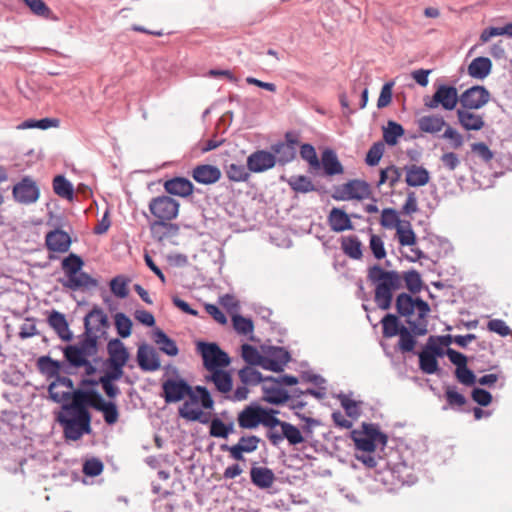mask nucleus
Segmentation results:
<instances>
[{
    "mask_svg": "<svg viewBox=\"0 0 512 512\" xmlns=\"http://www.w3.org/2000/svg\"><path fill=\"white\" fill-rule=\"evenodd\" d=\"M367 279L374 286V301L382 310L391 307L393 294L402 288V275L375 264L368 268Z\"/></svg>",
    "mask_w": 512,
    "mask_h": 512,
    "instance_id": "1",
    "label": "nucleus"
},
{
    "mask_svg": "<svg viewBox=\"0 0 512 512\" xmlns=\"http://www.w3.org/2000/svg\"><path fill=\"white\" fill-rule=\"evenodd\" d=\"M396 309L401 316L409 317L414 312L418 314L419 324H415L409 321L413 331L417 335H424L427 333L426 328V317L430 312L428 303L421 298H412L406 293H401L396 299Z\"/></svg>",
    "mask_w": 512,
    "mask_h": 512,
    "instance_id": "2",
    "label": "nucleus"
},
{
    "mask_svg": "<svg viewBox=\"0 0 512 512\" xmlns=\"http://www.w3.org/2000/svg\"><path fill=\"white\" fill-rule=\"evenodd\" d=\"M276 413V410L266 409L260 405H249L238 414L237 422L242 429H254L261 424L272 430L279 423Z\"/></svg>",
    "mask_w": 512,
    "mask_h": 512,
    "instance_id": "3",
    "label": "nucleus"
},
{
    "mask_svg": "<svg viewBox=\"0 0 512 512\" xmlns=\"http://www.w3.org/2000/svg\"><path fill=\"white\" fill-rule=\"evenodd\" d=\"M58 423L62 426L66 439L77 441L84 434L91 432V415L82 416L70 410H63L57 416Z\"/></svg>",
    "mask_w": 512,
    "mask_h": 512,
    "instance_id": "4",
    "label": "nucleus"
},
{
    "mask_svg": "<svg viewBox=\"0 0 512 512\" xmlns=\"http://www.w3.org/2000/svg\"><path fill=\"white\" fill-rule=\"evenodd\" d=\"M83 260L76 254H70L62 261V269L67 276L64 286L73 290L96 286L97 282L90 275L82 272Z\"/></svg>",
    "mask_w": 512,
    "mask_h": 512,
    "instance_id": "5",
    "label": "nucleus"
},
{
    "mask_svg": "<svg viewBox=\"0 0 512 512\" xmlns=\"http://www.w3.org/2000/svg\"><path fill=\"white\" fill-rule=\"evenodd\" d=\"M351 438L356 449L364 453H372L379 444L384 446L387 443V436L373 424H363L361 430H353Z\"/></svg>",
    "mask_w": 512,
    "mask_h": 512,
    "instance_id": "6",
    "label": "nucleus"
},
{
    "mask_svg": "<svg viewBox=\"0 0 512 512\" xmlns=\"http://www.w3.org/2000/svg\"><path fill=\"white\" fill-rule=\"evenodd\" d=\"M196 350L201 355L203 366L208 372L226 368L231 363L229 355L216 343L199 341L196 344Z\"/></svg>",
    "mask_w": 512,
    "mask_h": 512,
    "instance_id": "7",
    "label": "nucleus"
},
{
    "mask_svg": "<svg viewBox=\"0 0 512 512\" xmlns=\"http://www.w3.org/2000/svg\"><path fill=\"white\" fill-rule=\"evenodd\" d=\"M162 397L167 404L180 402L187 397L198 401L193 388L178 374L162 382Z\"/></svg>",
    "mask_w": 512,
    "mask_h": 512,
    "instance_id": "8",
    "label": "nucleus"
},
{
    "mask_svg": "<svg viewBox=\"0 0 512 512\" xmlns=\"http://www.w3.org/2000/svg\"><path fill=\"white\" fill-rule=\"evenodd\" d=\"M153 220H175L180 211V203L169 195H159L151 198L148 204Z\"/></svg>",
    "mask_w": 512,
    "mask_h": 512,
    "instance_id": "9",
    "label": "nucleus"
},
{
    "mask_svg": "<svg viewBox=\"0 0 512 512\" xmlns=\"http://www.w3.org/2000/svg\"><path fill=\"white\" fill-rule=\"evenodd\" d=\"M460 96L454 86L445 84L439 85L433 96L425 99V106L429 109H437L439 107L444 110H454L459 102Z\"/></svg>",
    "mask_w": 512,
    "mask_h": 512,
    "instance_id": "10",
    "label": "nucleus"
},
{
    "mask_svg": "<svg viewBox=\"0 0 512 512\" xmlns=\"http://www.w3.org/2000/svg\"><path fill=\"white\" fill-rule=\"evenodd\" d=\"M370 194L371 190L367 182L354 179L335 187L332 197L338 201L363 200Z\"/></svg>",
    "mask_w": 512,
    "mask_h": 512,
    "instance_id": "11",
    "label": "nucleus"
},
{
    "mask_svg": "<svg viewBox=\"0 0 512 512\" xmlns=\"http://www.w3.org/2000/svg\"><path fill=\"white\" fill-rule=\"evenodd\" d=\"M101 395L95 390H73L70 399V404H64L63 410H70L76 413H81L82 416L90 415L87 407L96 408V405Z\"/></svg>",
    "mask_w": 512,
    "mask_h": 512,
    "instance_id": "12",
    "label": "nucleus"
},
{
    "mask_svg": "<svg viewBox=\"0 0 512 512\" xmlns=\"http://www.w3.org/2000/svg\"><path fill=\"white\" fill-rule=\"evenodd\" d=\"M12 193L15 201L25 205L35 203L40 196L36 182L29 176H25L14 185Z\"/></svg>",
    "mask_w": 512,
    "mask_h": 512,
    "instance_id": "13",
    "label": "nucleus"
},
{
    "mask_svg": "<svg viewBox=\"0 0 512 512\" xmlns=\"http://www.w3.org/2000/svg\"><path fill=\"white\" fill-rule=\"evenodd\" d=\"M277 426L281 427V433H278L274 429L267 432V438L272 445L277 446L284 439H287L291 445H298L304 441L301 431L296 426L280 419Z\"/></svg>",
    "mask_w": 512,
    "mask_h": 512,
    "instance_id": "14",
    "label": "nucleus"
},
{
    "mask_svg": "<svg viewBox=\"0 0 512 512\" xmlns=\"http://www.w3.org/2000/svg\"><path fill=\"white\" fill-rule=\"evenodd\" d=\"M490 94L483 86H473L465 90L459 99L461 108L477 110L486 105L489 101Z\"/></svg>",
    "mask_w": 512,
    "mask_h": 512,
    "instance_id": "15",
    "label": "nucleus"
},
{
    "mask_svg": "<svg viewBox=\"0 0 512 512\" xmlns=\"http://www.w3.org/2000/svg\"><path fill=\"white\" fill-rule=\"evenodd\" d=\"M261 439L258 436L250 435V436H242L238 443L233 446H228L226 444L221 445L222 451H227L230 454V457L237 461L244 460V453H252L258 449L259 443Z\"/></svg>",
    "mask_w": 512,
    "mask_h": 512,
    "instance_id": "16",
    "label": "nucleus"
},
{
    "mask_svg": "<svg viewBox=\"0 0 512 512\" xmlns=\"http://www.w3.org/2000/svg\"><path fill=\"white\" fill-rule=\"evenodd\" d=\"M173 221L174 220L151 221L149 224L151 237L159 243H163L170 238L176 237L180 232V226L176 223H173Z\"/></svg>",
    "mask_w": 512,
    "mask_h": 512,
    "instance_id": "17",
    "label": "nucleus"
},
{
    "mask_svg": "<svg viewBox=\"0 0 512 512\" xmlns=\"http://www.w3.org/2000/svg\"><path fill=\"white\" fill-rule=\"evenodd\" d=\"M74 389L73 381L68 377H61L51 381L48 387L50 398L56 403H65L70 400Z\"/></svg>",
    "mask_w": 512,
    "mask_h": 512,
    "instance_id": "18",
    "label": "nucleus"
},
{
    "mask_svg": "<svg viewBox=\"0 0 512 512\" xmlns=\"http://www.w3.org/2000/svg\"><path fill=\"white\" fill-rule=\"evenodd\" d=\"M276 156L265 150H258L247 158V168L250 172L261 173L273 168Z\"/></svg>",
    "mask_w": 512,
    "mask_h": 512,
    "instance_id": "19",
    "label": "nucleus"
},
{
    "mask_svg": "<svg viewBox=\"0 0 512 512\" xmlns=\"http://www.w3.org/2000/svg\"><path fill=\"white\" fill-rule=\"evenodd\" d=\"M163 187L167 195L188 198L194 193L193 183L185 177H174L166 180Z\"/></svg>",
    "mask_w": 512,
    "mask_h": 512,
    "instance_id": "20",
    "label": "nucleus"
},
{
    "mask_svg": "<svg viewBox=\"0 0 512 512\" xmlns=\"http://www.w3.org/2000/svg\"><path fill=\"white\" fill-rule=\"evenodd\" d=\"M85 333L95 335H102L108 328V317L101 310L94 308L91 310L84 319Z\"/></svg>",
    "mask_w": 512,
    "mask_h": 512,
    "instance_id": "21",
    "label": "nucleus"
},
{
    "mask_svg": "<svg viewBox=\"0 0 512 512\" xmlns=\"http://www.w3.org/2000/svg\"><path fill=\"white\" fill-rule=\"evenodd\" d=\"M221 170L214 165L201 164L195 166L191 171L192 178L199 184L211 185L221 178Z\"/></svg>",
    "mask_w": 512,
    "mask_h": 512,
    "instance_id": "22",
    "label": "nucleus"
},
{
    "mask_svg": "<svg viewBox=\"0 0 512 512\" xmlns=\"http://www.w3.org/2000/svg\"><path fill=\"white\" fill-rule=\"evenodd\" d=\"M405 172V182L410 187H422L429 183V171L417 164H409L403 167Z\"/></svg>",
    "mask_w": 512,
    "mask_h": 512,
    "instance_id": "23",
    "label": "nucleus"
},
{
    "mask_svg": "<svg viewBox=\"0 0 512 512\" xmlns=\"http://www.w3.org/2000/svg\"><path fill=\"white\" fill-rule=\"evenodd\" d=\"M456 115L459 124L466 131H480L485 127L483 115L472 112V109L459 108Z\"/></svg>",
    "mask_w": 512,
    "mask_h": 512,
    "instance_id": "24",
    "label": "nucleus"
},
{
    "mask_svg": "<svg viewBox=\"0 0 512 512\" xmlns=\"http://www.w3.org/2000/svg\"><path fill=\"white\" fill-rule=\"evenodd\" d=\"M137 362L143 371H156L161 363L158 353L148 345H141L137 351Z\"/></svg>",
    "mask_w": 512,
    "mask_h": 512,
    "instance_id": "25",
    "label": "nucleus"
},
{
    "mask_svg": "<svg viewBox=\"0 0 512 512\" xmlns=\"http://www.w3.org/2000/svg\"><path fill=\"white\" fill-rule=\"evenodd\" d=\"M205 381L213 383L215 389L224 395L230 393L233 388L232 376L230 372L225 371L224 368L209 372V374L205 376Z\"/></svg>",
    "mask_w": 512,
    "mask_h": 512,
    "instance_id": "26",
    "label": "nucleus"
},
{
    "mask_svg": "<svg viewBox=\"0 0 512 512\" xmlns=\"http://www.w3.org/2000/svg\"><path fill=\"white\" fill-rule=\"evenodd\" d=\"M289 361L290 354L283 348H277L268 357H263L261 366L267 370L281 372Z\"/></svg>",
    "mask_w": 512,
    "mask_h": 512,
    "instance_id": "27",
    "label": "nucleus"
},
{
    "mask_svg": "<svg viewBox=\"0 0 512 512\" xmlns=\"http://www.w3.org/2000/svg\"><path fill=\"white\" fill-rule=\"evenodd\" d=\"M297 140L293 139L291 134L286 135V142L278 143L272 146L273 152L277 156V160L280 164H286L291 162L296 156L295 146Z\"/></svg>",
    "mask_w": 512,
    "mask_h": 512,
    "instance_id": "28",
    "label": "nucleus"
},
{
    "mask_svg": "<svg viewBox=\"0 0 512 512\" xmlns=\"http://www.w3.org/2000/svg\"><path fill=\"white\" fill-rule=\"evenodd\" d=\"M46 246L50 251L64 253L70 248L71 239L68 233L54 230L46 235Z\"/></svg>",
    "mask_w": 512,
    "mask_h": 512,
    "instance_id": "29",
    "label": "nucleus"
},
{
    "mask_svg": "<svg viewBox=\"0 0 512 512\" xmlns=\"http://www.w3.org/2000/svg\"><path fill=\"white\" fill-rule=\"evenodd\" d=\"M289 395L276 382H267L263 385V400L270 404H283L288 401Z\"/></svg>",
    "mask_w": 512,
    "mask_h": 512,
    "instance_id": "30",
    "label": "nucleus"
},
{
    "mask_svg": "<svg viewBox=\"0 0 512 512\" xmlns=\"http://www.w3.org/2000/svg\"><path fill=\"white\" fill-rule=\"evenodd\" d=\"M251 482L260 489H269L275 481L273 471L267 467H252L250 470Z\"/></svg>",
    "mask_w": 512,
    "mask_h": 512,
    "instance_id": "31",
    "label": "nucleus"
},
{
    "mask_svg": "<svg viewBox=\"0 0 512 512\" xmlns=\"http://www.w3.org/2000/svg\"><path fill=\"white\" fill-rule=\"evenodd\" d=\"M328 223L332 231L343 232L353 229V224L348 214L340 208H333L328 216Z\"/></svg>",
    "mask_w": 512,
    "mask_h": 512,
    "instance_id": "32",
    "label": "nucleus"
},
{
    "mask_svg": "<svg viewBox=\"0 0 512 512\" xmlns=\"http://www.w3.org/2000/svg\"><path fill=\"white\" fill-rule=\"evenodd\" d=\"M48 324L62 340L70 341L72 339V333L64 314L52 311L48 317Z\"/></svg>",
    "mask_w": 512,
    "mask_h": 512,
    "instance_id": "33",
    "label": "nucleus"
},
{
    "mask_svg": "<svg viewBox=\"0 0 512 512\" xmlns=\"http://www.w3.org/2000/svg\"><path fill=\"white\" fill-rule=\"evenodd\" d=\"M417 125L421 132L437 134L447 126V123L440 115H426L418 119Z\"/></svg>",
    "mask_w": 512,
    "mask_h": 512,
    "instance_id": "34",
    "label": "nucleus"
},
{
    "mask_svg": "<svg viewBox=\"0 0 512 512\" xmlns=\"http://www.w3.org/2000/svg\"><path fill=\"white\" fill-rule=\"evenodd\" d=\"M321 165L327 176H334L344 172V168L338 160L336 153L331 149H326L322 152Z\"/></svg>",
    "mask_w": 512,
    "mask_h": 512,
    "instance_id": "35",
    "label": "nucleus"
},
{
    "mask_svg": "<svg viewBox=\"0 0 512 512\" xmlns=\"http://www.w3.org/2000/svg\"><path fill=\"white\" fill-rule=\"evenodd\" d=\"M110 365L124 367L128 361L129 353L124 344L118 340H112L108 344Z\"/></svg>",
    "mask_w": 512,
    "mask_h": 512,
    "instance_id": "36",
    "label": "nucleus"
},
{
    "mask_svg": "<svg viewBox=\"0 0 512 512\" xmlns=\"http://www.w3.org/2000/svg\"><path fill=\"white\" fill-rule=\"evenodd\" d=\"M37 367L41 374H43L48 380H54L61 378V364L50 358L49 356H41L37 360Z\"/></svg>",
    "mask_w": 512,
    "mask_h": 512,
    "instance_id": "37",
    "label": "nucleus"
},
{
    "mask_svg": "<svg viewBox=\"0 0 512 512\" xmlns=\"http://www.w3.org/2000/svg\"><path fill=\"white\" fill-rule=\"evenodd\" d=\"M492 68V62L486 57H477L468 66V73L476 79H484L489 75Z\"/></svg>",
    "mask_w": 512,
    "mask_h": 512,
    "instance_id": "38",
    "label": "nucleus"
},
{
    "mask_svg": "<svg viewBox=\"0 0 512 512\" xmlns=\"http://www.w3.org/2000/svg\"><path fill=\"white\" fill-rule=\"evenodd\" d=\"M198 401H194L189 399L185 401L181 407H179L178 413L179 416L188 421H200L202 423H207V419H203V411L200 408L195 407V404Z\"/></svg>",
    "mask_w": 512,
    "mask_h": 512,
    "instance_id": "39",
    "label": "nucleus"
},
{
    "mask_svg": "<svg viewBox=\"0 0 512 512\" xmlns=\"http://www.w3.org/2000/svg\"><path fill=\"white\" fill-rule=\"evenodd\" d=\"M153 340L163 353L169 356H176L179 353L175 341L169 338L162 330L157 329L154 332Z\"/></svg>",
    "mask_w": 512,
    "mask_h": 512,
    "instance_id": "40",
    "label": "nucleus"
},
{
    "mask_svg": "<svg viewBox=\"0 0 512 512\" xmlns=\"http://www.w3.org/2000/svg\"><path fill=\"white\" fill-rule=\"evenodd\" d=\"M343 252L350 258L359 260L362 258V243L357 236L351 235L343 237L341 240Z\"/></svg>",
    "mask_w": 512,
    "mask_h": 512,
    "instance_id": "41",
    "label": "nucleus"
},
{
    "mask_svg": "<svg viewBox=\"0 0 512 512\" xmlns=\"http://www.w3.org/2000/svg\"><path fill=\"white\" fill-rule=\"evenodd\" d=\"M95 410L103 413L104 421L108 425L115 424L119 419V411L114 402H105L102 396L100 397Z\"/></svg>",
    "mask_w": 512,
    "mask_h": 512,
    "instance_id": "42",
    "label": "nucleus"
},
{
    "mask_svg": "<svg viewBox=\"0 0 512 512\" xmlns=\"http://www.w3.org/2000/svg\"><path fill=\"white\" fill-rule=\"evenodd\" d=\"M63 353L65 359L75 368H81L83 365L87 364V359H89L76 345L67 346Z\"/></svg>",
    "mask_w": 512,
    "mask_h": 512,
    "instance_id": "43",
    "label": "nucleus"
},
{
    "mask_svg": "<svg viewBox=\"0 0 512 512\" xmlns=\"http://www.w3.org/2000/svg\"><path fill=\"white\" fill-rule=\"evenodd\" d=\"M396 235L401 246H413L416 243V235L409 221H403L396 229Z\"/></svg>",
    "mask_w": 512,
    "mask_h": 512,
    "instance_id": "44",
    "label": "nucleus"
},
{
    "mask_svg": "<svg viewBox=\"0 0 512 512\" xmlns=\"http://www.w3.org/2000/svg\"><path fill=\"white\" fill-rule=\"evenodd\" d=\"M53 190L59 197L71 200L74 190L72 184L62 175H57L53 179Z\"/></svg>",
    "mask_w": 512,
    "mask_h": 512,
    "instance_id": "45",
    "label": "nucleus"
},
{
    "mask_svg": "<svg viewBox=\"0 0 512 512\" xmlns=\"http://www.w3.org/2000/svg\"><path fill=\"white\" fill-rule=\"evenodd\" d=\"M404 133L405 130L400 124L388 121L387 126L383 130V138L388 145L394 146L398 143V138L403 136Z\"/></svg>",
    "mask_w": 512,
    "mask_h": 512,
    "instance_id": "46",
    "label": "nucleus"
},
{
    "mask_svg": "<svg viewBox=\"0 0 512 512\" xmlns=\"http://www.w3.org/2000/svg\"><path fill=\"white\" fill-rule=\"evenodd\" d=\"M233 423L225 424L221 419L214 418L211 420L209 434L216 438H227L229 434L233 433Z\"/></svg>",
    "mask_w": 512,
    "mask_h": 512,
    "instance_id": "47",
    "label": "nucleus"
},
{
    "mask_svg": "<svg viewBox=\"0 0 512 512\" xmlns=\"http://www.w3.org/2000/svg\"><path fill=\"white\" fill-rule=\"evenodd\" d=\"M241 382L245 385H257L261 382L267 383L266 378H262L261 373L253 367L247 366L242 368L239 373Z\"/></svg>",
    "mask_w": 512,
    "mask_h": 512,
    "instance_id": "48",
    "label": "nucleus"
},
{
    "mask_svg": "<svg viewBox=\"0 0 512 512\" xmlns=\"http://www.w3.org/2000/svg\"><path fill=\"white\" fill-rule=\"evenodd\" d=\"M288 184L293 191L298 193H308L315 190L312 181L304 175L290 177Z\"/></svg>",
    "mask_w": 512,
    "mask_h": 512,
    "instance_id": "49",
    "label": "nucleus"
},
{
    "mask_svg": "<svg viewBox=\"0 0 512 512\" xmlns=\"http://www.w3.org/2000/svg\"><path fill=\"white\" fill-rule=\"evenodd\" d=\"M382 329L383 336L385 338H392L398 335L401 331V326H399L398 318L393 314L385 315L382 320Z\"/></svg>",
    "mask_w": 512,
    "mask_h": 512,
    "instance_id": "50",
    "label": "nucleus"
},
{
    "mask_svg": "<svg viewBox=\"0 0 512 512\" xmlns=\"http://www.w3.org/2000/svg\"><path fill=\"white\" fill-rule=\"evenodd\" d=\"M226 175L228 179L233 182H245L250 177L248 168L242 164L234 163H231L226 167Z\"/></svg>",
    "mask_w": 512,
    "mask_h": 512,
    "instance_id": "51",
    "label": "nucleus"
},
{
    "mask_svg": "<svg viewBox=\"0 0 512 512\" xmlns=\"http://www.w3.org/2000/svg\"><path fill=\"white\" fill-rule=\"evenodd\" d=\"M401 175L402 173L400 168L394 165L388 166L385 169H381L378 185L388 183L389 186L393 188L396 185V183L399 182Z\"/></svg>",
    "mask_w": 512,
    "mask_h": 512,
    "instance_id": "52",
    "label": "nucleus"
},
{
    "mask_svg": "<svg viewBox=\"0 0 512 512\" xmlns=\"http://www.w3.org/2000/svg\"><path fill=\"white\" fill-rule=\"evenodd\" d=\"M403 221L399 219L398 213L393 208L382 210L380 224L386 229H397Z\"/></svg>",
    "mask_w": 512,
    "mask_h": 512,
    "instance_id": "53",
    "label": "nucleus"
},
{
    "mask_svg": "<svg viewBox=\"0 0 512 512\" xmlns=\"http://www.w3.org/2000/svg\"><path fill=\"white\" fill-rule=\"evenodd\" d=\"M419 367L426 374H434L438 370V361L434 355L423 349L419 354Z\"/></svg>",
    "mask_w": 512,
    "mask_h": 512,
    "instance_id": "54",
    "label": "nucleus"
},
{
    "mask_svg": "<svg viewBox=\"0 0 512 512\" xmlns=\"http://www.w3.org/2000/svg\"><path fill=\"white\" fill-rule=\"evenodd\" d=\"M85 335V338L77 346L81 352L90 358L97 354V338L99 336L91 333H85Z\"/></svg>",
    "mask_w": 512,
    "mask_h": 512,
    "instance_id": "55",
    "label": "nucleus"
},
{
    "mask_svg": "<svg viewBox=\"0 0 512 512\" xmlns=\"http://www.w3.org/2000/svg\"><path fill=\"white\" fill-rule=\"evenodd\" d=\"M445 398L447 404L451 408H461L463 407L467 400L464 395L457 391L455 386H448L445 389Z\"/></svg>",
    "mask_w": 512,
    "mask_h": 512,
    "instance_id": "56",
    "label": "nucleus"
},
{
    "mask_svg": "<svg viewBox=\"0 0 512 512\" xmlns=\"http://www.w3.org/2000/svg\"><path fill=\"white\" fill-rule=\"evenodd\" d=\"M405 282L406 288L412 292L417 293L422 288V279L416 270H410L403 274L402 282Z\"/></svg>",
    "mask_w": 512,
    "mask_h": 512,
    "instance_id": "57",
    "label": "nucleus"
},
{
    "mask_svg": "<svg viewBox=\"0 0 512 512\" xmlns=\"http://www.w3.org/2000/svg\"><path fill=\"white\" fill-rule=\"evenodd\" d=\"M508 35L512 37V23H508L503 27H489L484 29L480 35L481 42H488L492 37Z\"/></svg>",
    "mask_w": 512,
    "mask_h": 512,
    "instance_id": "58",
    "label": "nucleus"
},
{
    "mask_svg": "<svg viewBox=\"0 0 512 512\" xmlns=\"http://www.w3.org/2000/svg\"><path fill=\"white\" fill-rule=\"evenodd\" d=\"M398 346L402 352H412L416 345V340L411 332L405 326H401Z\"/></svg>",
    "mask_w": 512,
    "mask_h": 512,
    "instance_id": "59",
    "label": "nucleus"
},
{
    "mask_svg": "<svg viewBox=\"0 0 512 512\" xmlns=\"http://www.w3.org/2000/svg\"><path fill=\"white\" fill-rule=\"evenodd\" d=\"M300 156L307 161L312 169L320 168V161L317 157L315 148L311 144H303L300 147Z\"/></svg>",
    "mask_w": 512,
    "mask_h": 512,
    "instance_id": "60",
    "label": "nucleus"
},
{
    "mask_svg": "<svg viewBox=\"0 0 512 512\" xmlns=\"http://www.w3.org/2000/svg\"><path fill=\"white\" fill-rule=\"evenodd\" d=\"M115 326L117 333L122 338H127L131 335L132 321L124 313H117L115 315Z\"/></svg>",
    "mask_w": 512,
    "mask_h": 512,
    "instance_id": "61",
    "label": "nucleus"
},
{
    "mask_svg": "<svg viewBox=\"0 0 512 512\" xmlns=\"http://www.w3.org/2000/svg\"><path fill=\"white\" fill-rule=\"evenodd\" d=\"M110 289L118 298H126L129 294L128 280L123 276H117L110 281Z\"/></svg>",
    "mask_w": 512,
    "mask_h": 512,
    "instance_id": "62",
    "label": "nucleus"
},
{
    "mask_svg": "<svg viewBox=\"0 0 512 512\" xmlns=\"http://www.w3.org/2000/svg\"><path fill=\"white\" fill-rule=\"evenodd\" d=\"M23 2L35 15L45 19L51 18L52 11L43 0H23Z\"/></svg>",
    "mask_w": 512,
    "mask_h": 512,
    "instance_id": "63",
    "label": "nucleus"
},
{
    "mask_svg": "<svg viewBox=\"0 0 512 512\" xmlns=\"http://www.w3.org/2000/svg\"><path fill=\"white\" fill-rule=\"evenodd\" d=\"M242 357L251 365H261L263 357L259 351L252 345L244 344L242 346Z\"/></svg>",
    "mask_w": 512,
    "mask_h": 512,
    "instance_id": "64",
    "label": "nucleus"
}]
</instances>
